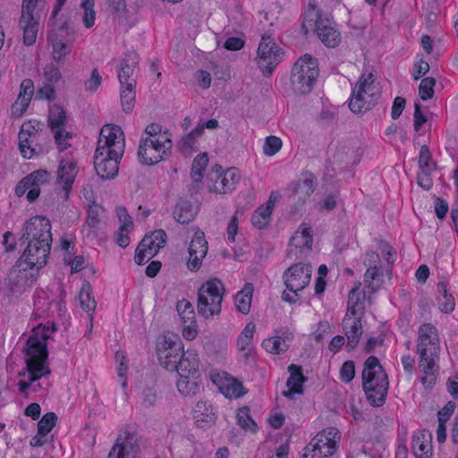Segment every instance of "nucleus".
Listing matches in <instances>:
<instances>
[{"label":"nucleus","instance_id":"obj_52","mask_svg":"<svg viewBox=\"0 0 458 458\" xmlns=\"http://www.w3.org/2000/svg\"><path fill=\"white\" fill-rule=\"evenodd\" d=\"M436 80L433 77H427L421 80L419 86V95L424 101L428 100L434 96V86Z\"/></svg>","mask_w":458,"mask_h":458},{"label":"nucleus","instance_id":"obj_25","mask_svg":"<svg viewBox=\"0 0 458 458\" xmlns=\"http://www.w3.org/2000/svg\"><path fill=\"white\" fill-rule=\"evenodd\" d=\"M163 248L160 244L156 242L154 237L145 235V237L139 243L134 256V261L137 265H142L155 257L159 250Z\"/></svg>","mask_w":458,"mask_h":458},{"label":"nucleus","instance_id":"obj_44","mask_svg":"<svg viewBox=\"0 0 458 458\" xmlns=\"http://www.w3.org/2000/svg\"><path fill=\"white\" fill-rule=\"evenodd\" d=\"M208 164V157L207 153L198 155L192 162L191 175L193 182L197 183V187H199V183L201 182L203 179V173Z\"/></svg>","mask_w":458,"mask_h":458},{"label":"nucleus","instance_id":"obj_30","mask_svg":"<svg viewBox=\"0 0 458 458\" xmlns=\"http://www.w3.org/2000/svg\"><path fill=\"white\" fill-rule=\"evenodd\" d=\"M193 417L199 428H207L215 424L216 416L212 405L206 401H199L193 410Z\"/></svg>","mask_w":458,"mask_h":458},{"label":"nucleus","instance_id":"obj_21","mask_svg":"<svg viewBox=\"0 0 458 458\" xmlns=\"http://www.w3.org/2000/svg\"><path fill=\"white\" fill-rule=\"evenodd\" d=\"M65 122L66 113L60 106H53L49 108L48 124L60 150H65L71 146L70 143L63 142V126Z\"/></svg>","mask_w":458,"mask_h":458},{"label":"nucleus","instance_id":"obj_58","mask_svg":"<svg viewBox=\"0 0 458 458\" xmlns=\"http://www.w3.org/2000/svg\"><path fill=\"white\" fill-rule=\"evenodd\" d=\"M116 215L121 223V231H126L129 233L133 228V222L131 216L128 213L127 209L123 207L116 208Z\"/></svg>","mask_w":458,"mask_h":458},{"label":"nucleus","instance_id":"obj_64","mask_svg":"<svg viewBox=\"0 0 458 458\" xmlns=\"http://www.w3.org/2000/svg\"><path fill=\"white\" fill-rule=\"evenodd\" d=\"M56 330V327L53 322H47L42 329L39 327L37 329L35 334L30 337H38L39 341H42L47 346V340L49 338V332H55Z\"/></svg>","mask_w":458,"mask_h":458},{"label":"nucleus","instance_id":"obj_4","mask_svg":"<svg viewBox=\"0 0 458 458\" xmlns=\"http://www.w3.org/2000/svg\"><path fill=\"white\" fill-rule=\"evenodd\" d=\"M376 76L372 72H365L352 89L349 108L354 114L369 110L374 106L379 98L380 90L375 84Z\"/></svg>","mask_w":458,"mask_h":458},{"label":"nucleus","instance_id":"obj_53","mask_svg":"<svg viewBox=\"0 0 458 458\" xmlns=\"http://www.w3.org/2000/svg\"><path fill=\"white\" fill-rule=\"evenodd\" d=\"M316 440H318L320 443L325 444V442H328L329 445H333L334 441V448L336 449L337 447V442L340 440V435L338 430L335 428H327L324 429L322 432L318 433L315 437Z\"/></svg>","mask_w":458,"mask_h":458},{"label":"nucleus","instance_id":"obj_49","mask_svg":"<svg viewBox=\"0 0 458 458\" xmlns=\"http://www.w3.org/2000/svg\"><path fill=\"white\" fill-rule=\"evenodd\" d=\"M238 424L245 430L249 429L251 432L258 430L257 423L252 420L250 415V408L247 406L242 407L237 412Z\"/></svg>","mask_w":458,"mask_h":458},{"label":"nucleus","instance_id":"obj_45","mask_svg":"<svg viewBox=\"0 0 458 458\" xmlns=\"http://www.w3.org/2000/svg\"><path fill=\"white\" fill-rule=\"evenodd\" d=\"M52 47L51 56L57 64H64L72 52V46L62 42H48Z\"/></svg>","mask_w":458,"mask_h":458},{"label":"nucleus","instance_id":"obj_9","mask_svg":"<svg viewBox=\"0 0 458 458\" xmlns=\"http://www.w3.org/2000/svg\"><path fill=\"white\" fill-rule=\"evenodd\" d=\"M142 444V437L126 427L120 431L108 458H138Z\"/></svg>","mask_w":458,"mask_h":458},{"label":"nucleus","instance_id":"obj_26","mask_svg":"<svg viewBox=\"0 0 458 458\" xmlns=\"http://www.w3.org/2000/svg\"><path fill=\"white\" fill-rule=\"evenodd\" d=\"M34 93V83L30 79H25L21 83L19 96L13 105V114L21 116L27 110Z\"/></svg>","mask_w":458,"mask_h":458},{"label":"nucleus","instance_id":"obj_33","mask_svg":"<svg viewBox=\"0 0 458 458\" xmlns=\"http://www.w3.org/2000/svg\"><path fill=\"white\" fill-rule=\"evenodd\" d=\"M333 445H328V442L325 444L318 442L314 437L310 443L303 449L302 458H330L336 451Z\"/></svg>","mask_w":458,"mask_h":458},{"label":"nucleus","instance_id":"obj_43","mask_svg":"<svg viewBox=\"0 0 458 458\" xmlns=\"http://www.w3.org/2000/svg\"><path fill=\"white\" fill-rule=\"evenodd\" d=\"M35 137L30 136L25 129H21L19 132V148L23 157L30 158L37 154V149L33 146Z\"/></svg>","mask_w":458,"mask_h":458},{"label":"nucleus","instance_id":"obj_48","mask_svg":"<svg viewBox=\"0 0 458 458\" xmlns=\"http://www.w3.org/2000/svg\"><path fill=\"white\" fill-rule=\"evenodd\" d=\"M176 310L183 324L195 321L194 308L188 300L179 301L176 304Z\"/></svg>","mask_w":458,"mask_h":458},{"label":"nucleus","instance_id":"obj_29","mask_svg":"<svg viewBox=\"0 0 458 458\" xmlns=\"http://www.w3.org/2000/svg\"><path fill=\"white\" fill-rule=\"evenodd\" d=\"M75 39V30L68 21H64L60 25L54 26L47 33L48 42H62L72 45Z\"/></svg>","mask_w":458,"mask_h":458},{"label":"nucleus","instance_id":"obj_20","mask_svg":"<svg viewBox=\"0 0 458 458\" xmlns=\"http://www.w3.org/2000/svg\"><path fill=\"white\" fill-rule=\"evenodd\" d=\"M213 172L216 173V179L212 190L218 193L231 192L240 180L239 171L235 167H231L222 173V167L216 165L213 167Z\"/></svg>","mask_w":458,"mask_h":458},{"label":"nucleus","instance_id":"obj_51","mask_svg":"<svg viewBox=\"0 0 458 458\" xmlns=\"http://www.w3.org/2000/svg\"><path fill=\"white\" fill-rule=\"evenodd\" d=\"M57 421V416L55 412H47L38 422V431L40 435H47Z\"/></svg>","mask_w":458,"mask_h":458},{"label":"nucleus","instance_id":"obj_6","mask_svg":"<svg viewBox=\"0 0 458 458\" xmlns=\"http://www.w3.org/2000/svg\"><path fill=\"white\" fill-rule=\"evenodd\" d=\"M225 290L217 278L207 281L198 291L197 309L204 318H210L221 312V303Z\"/></svg>","mask_w":458,"mask_h":458},{"label":"nucleus","instance_id":"obj_36","mask_svg":"<svg viewBox=\"0 0 458 458\" xmlns=\"http://www.w3.org/2000/svg\"><path fill=\"white\" fill-rule=\"evenodd\" d=\"M198 213V209L187 199H180L174 210V219L182 224L187 225L192 221Z\"/></svg>","mask_w":458,"mask_h":458},{"label":"nucleus","instance_id":"obj_50","mask_svg":"<svg viewBox=\"0 0 458 458\" xmlns=\"http://www.w3.org/2000/svg\"><path fill=\"white\" fill-rule=\"evenodd\" d=\"M134 89L135 87H128L127 85L122 87L121 104L125 113H131L134 107L136 96Z\"/></svg>","mask_w":458,"mask_h":458},{"label":"nucleus","instance_id":"obj_35","mask_svg":"<svg viewBox=\"0 0 458 458\" xmlns=\"http://www.w3.org/2000/svg\"><path fill=\"white\" fill-rule=\"evenodd\" d=\"M176 386L178 391L184 396H193L203 387L199 377H193L188 375H179Z\"/></svg>","mask_w":458,"mask_h":458},{"label":"nucleus","instance_id":"obj_60","mask_svg":"<svg viewBox=\"0 0 458 458\" xmlns=\"http://www.w3.org/2000/svg\"><path fill=\"white\" fill-rule=\"evenodd\" d=\"M426 437V434L422 433L420 436L412 438L411 448L414 454L430 452V445L428 444Z\"/></svg>","mask_w":458,"mask_h":458},{"label":"nucleus","instance_id":"obj_59","mask_svg":"<svg viewBox=\"0 0 458 458\" xmlns=\"http://www.w3.org/2000/svg\"><path fill=\"white\" fill-rule=\"evenodd\" d=\"M355 376V365L352 360L344 362L340 369V379L342 382L348 384Z\"/></svg>","mask_w":458,"mask_h":458},{"label":"nucleus","instance_id":"obj_57","mask_svg":"<svg viewBox=\"0 0 458 458\" xmlns=\"http://www.w3.org/2000/svg\"><path fill=\"white\" fill-rule=\"evenodd\" d=\"M282 148V140L280 138L270 135L265 140L263 152L266 156L271 157L276 154Z\"/></svg>","mask_w":458,"mask_h":458},{"label":"nucleus","instance_id":"obj_32","mask_svg":"<svg viewBox=\"0 0 458 458\" xmlns=\"http://www.w3.org/2000/svg\"><path fill=\"white\" fill-rule=\"evenodd\" d=\"M290 377L287 379L288 390L284 391L283 394L292 398L294 394H301L303 392L302 384L306 381V377L302 374L301 366L291 364L288 367Z\"/></svg>","mask_w":458,"mask_h":458},{"label":"nucleus","instance_id":"obj_28","mask_svg":"<svg viewBox=\"0 0 458 458\" xmlns=\"http://www.w3.org/2000/svg\"><path fill=\"white\" fill-rule=\"evenodd\" d=\"M342 327L347 337L346 347L348 351L353 350L358 345L362 335L361 319L344 318Z\"/></svg>","mask_w":458,"mask_h":458},{"label":"nucleus","instance_id":"obj_27","mask_svg":"<svg viewBox=\"0 0 458 458\" xmlns=\"http://www.w3.org/2000/svg\"><path fill=\"white\" fill-rule=\"evenodd\" d=\"M199 360L195 352H183L179 360H177L176 369L178 375H188L193 377H200L199 369Z\"/></svg>","mask_w":458,"mask_h":458},{"label":"nucleus","instance_id":"obj_10","mask_svg":"<svg viewBox=\"0 0 458 458\" xmlns=\"http://www.w3.org/2000/svg\"><path fill=\"white\" fill-rule=\"evenodd\" d=\"M38 0H22L19 27L23 31V43L32 46L37 39L39 17L35 13Z\"/></svg>","mask_w":458,"mask_h":458},{"label":"nucleus","instance_id":"obj_56","mask_svg":"<svg viewBox=\"0 0 458 458\" xmlns=\"http://www.w3.org/2000/svg\"><path fill=\"white\" fill-rule=\"evenodd\" d=\"M104 208L99 205L90 206L88 209V215L85 221V226L89 228H96L100 223V214Z\"/></svg>","mask_w":458,"mask_h":458},{"label":"nucleus","instance_id":"obj_16","mask_svg":"<svg viewBox=\"0 0 458 458\" xmlns=\"http://www.w3.org/2000/svg\"><path fill=\"white\" fill-rule=\"evenodd\" d=\"M27 247L20 259H23L26 267L37 271L47 264L50 253L51 242H26Z\"/></svg>","mask_w":458,"mask_h":458},{"label":"nucleus","instance_id":"obj_63","mask_svg":"<svg viewBox=\"0 0 458 458\" xmlns=\"http://www.w3.org/2000/svg\"><path fill=\"white\" fill-rule=\"evenodd\" d=\"M363 264L367 267H380L382 262L378 253L373 250H367L363 257Z\"/></svg>","mask_w":458,"mask_h":458},{"label":"nucleus","instance_id":"obj_3","mask_svg":"<svg viewBox=\"0 0 458 458\" xmlns=\"http://www.w3.org/2000/svg\"><path fill=\"white\" fill-rule=\"evenodd\" d=\"M26 355V369L30 374L29 381H20L18 384L20 392L28 397V389L31 384L40 379L44 376L50 374L47 366L48 352L45 344L39 341L38 337H29L24 347Z\"/></svg>","mask_w":458,"mask_h":458},{"label":"nucleus","instance_id":"obj_19","mask_svg":"<svg viewBox=\"0 0 458 458\" xmlns=\"http://www.w3.org/2000/svg\"><path fill=\"white\" fill-rule=\"evenodd\" d=\"M207 252L208 242L205 239L204 233L197 232L189 246L188 268L191 271H198L202 265V259L206 257Z\"/></svg>","mask_w":458,"mask_h":458},{"label":"nucleus","instance_id":"obj_39","mask_svg":"<svg viewBox=\"0 0 458 458\" xmlns=\"http://www.w3.org/2000/svg\"><path fill=\"white\" fill-rule=\"evenodd\" d=\"M31 178L32 177L29 175L23 177L15 187V194L18 197L23 196L28 191L27 199L30 203L34 202L40 194V188L36 187L35 184L31 182Z\"/></svg>","mask_w":458,"mask_h":458},{"label":"nucleus","instance_id":"obj_23","mask_svg":"<svg viewBox=\"0 0 458 458\" xmlns=\"http://www.w3.org/2000/svg\"><path fill=\"white\" fill-rule=\"evenodd\" d=\"M311 232L310 226L301 224L300 229L291 238L290 246L299 250L300 254H296L297 258L305 257L310 252L313 243Z\"/></svg>","mask_w":458,"mask_h":458},{"label":"nucleus","instance_id":"obj_18","mask_svg":"<svg viewBox=\"0 0 458 458\" xmlns=\"http://www.w3.org/2000/svg\"><path fill=\"white\" fill-rule=\"evenodd\" d=\"M123 157L109 152L95 151L94 168L102 180H112L119 172V164Z\"/></svg>","mask_w":458,"mask_h":458},{"label":"nucleus","instance_id":"obj_15","mask_svg":"<svg viewBox=\"0 0 458 458\" xmlns=\"http://www.w3.org/2000/svg\"><path fill=\"white\" fill-rule=\"evenodd\" d=\"M183 352L182 341L180 339L173 340L171 337H165L164 341L158 344L157 349L161 366L171 371L176 369L177 360H180Z\"/></svg>","mask_w":458,"mask_h":458},{"label":"nucleus","instance_id":"obj_8","mask_svg":"<svg viewBox=\"0 0 458 458\" xmlns=\"http://www.w3.org/2000/svg\"><path fill=\"white\" fill-rule=\"evenodd\" d=\"M284 56L281 47L269 35H263L259 42L256 62L265 76H270Z\"/></svg>","mask_w":458,"mask_h":458},{"label":"nucleus","instance_id":"obj_17","mask_svg":"<svg viewBox=\"0 0 458 458\" xmlns=\"http://www.w3.org/2000/svg\"><path fill=\"white\" fill-rule=\"evenodd\" d=\"M303 178L289 185V198L295 205H303L317 187V177L311 172L302 174Z\"/></svg>","mask_w":458,"mask_h":458},{"label":"nucleus","instance_id":"obj_61","mask_svg":"<svg viewBox=\"0 0 458 458\" xmlns=\"http://www.w3.org/2000/svg\"><path fill=\"white\" fill-rule=\"evenodd\" d=\"M44 76L47 83L55 84L61 79V72L57 65L50 63L44 68Z\"/></svg>","mask_w":458,"mask_h":458},{"label":"nucleus","instance_id":"obj_24","mask_svg":"<svg viewBox=\"0 0 458 458\" xmlns=\"http://www.w3.org/2000/svg\"><path fill=\"white\" fill-rule=\"evenodd\" d=\"M78 174V167L75 161L61 160L57 170V182L63 183L64 199L69 198L74 179Z\"/></svg>","mask_w":458,"mask_h":458},{"label":"nucleus","instance_id":"obj_55","mask_svg":"<svg viewBox=\"0 0 458 458\" xmlns=\"http://www.w3.org/2000/svg\"><path fill=\"white\" fill-rule=\"evenodd\" d=\"M115 360L118 363V377L121 381V386L123 389L127 386V378H126V372H127V360L126 356L123 352L118 351L115 353Z\"/></svg>","mask_w":458,"mask_h":458},{"label":"nucleus","instance_id":"obj_7","mask_svg":"<svg viewBox=\"0 0 458 458\" xmlns=\"http://www.w3.org/2000/svg\"><path fill=\"white\" fill-rule=\"evenodd\" d=\"M172 146L171 138H141L138 148L139 160L142 165H154L170 153Z\"/></svg>","mask_w":458,"mask_h":458},{"label":"nucleus","instance_id":"obj_46","mask_svg":"<svg viewBox=\"0 0 458 458\" xmlns=\"http://www.w3.org/2000/svg\"><path fill=\"white\" fill-rule=\"evenodd\" d=\"M383 276L382 267H367L364 274V284L368 289L369 293H374L379 288V284H375V281L379 280Z\"/></svg>","mask_w":458,"mask_h":458},{"label":"nucleus","instance_id":"obj_37","mask_svg":"<svg viewBox=\"0 0 458 458\" xmlns=\"http://www.w3.org/2000/svg\"><path fill=\"white\" fill-rule=\"evenodd\" d=\"M273 209V199L267 201L266 205L259 206L251 216V224L258 229L265 228L271 220Z\"/></svg>","mask_w":458,"mask_h":458},{"label":"nucleus","instance_id":"obj_42","mask_svg":"<svg viewBox=\"0 0 458 458\" xmlns=\"http://www.w3.org/2000/svg\"><path fill=\"white\" fill-rule=\"evenodd\" d=\"M91 293H92V288H91L90 284L89 282H85L82 284L81 289L80 291L79 300H80L81 308L86 312L89 313L90 320H92V318H93L92 312L95 310L96 306H97V302H96L95 299L92 297Z\"/></svg>","mask_w":458,"mask_h":458},{"label":"nucleus","instance_id":"obj_12","mask_svg":"<svg viewBox=\"0 0 458 458\" xmlns=\"http://www.w3.org/2000/svg\"><path fill=\"white\" fill-rule=\"evenodd\" d=\"M35 280L34 273L26 267L22 259H19L8 274L6 286L10 294L19 295L32 286Z\"/></svg>","mask_w":458,"mask_h":458},{"label":"nucleus","instance_id":"obj_38","mask_svg":"<svg viewBox=\"0 0 458 458\" xmlns=\"http://www.w3.org/2000/svg\"><path fill=\"white\" fill-rule=\"evenodd\" d=\"M253 291V284L246 283L242 291L235 295V306L241 313L248 314L250 312Z\"/></svg>","mask_w":458,"mask_h":458},{"label":"nucleus","instance_id":"obj_62","mask_svg":"<svg viewBox=\"0 0 458 458\" xmlns=\"http://www.w3.org/2000/svg\"><path fill=\"white\" fill-rule=\"evenodd\" d=\"M145 133L148 135V138L158 139L161 136L164 138H171L168 130L162 131V126L158 123H150L145 128Z\"/></svg>","mask_w":458,"mask_h":458},{"label":"nucleus","instance_id":"obj_34","mask_svg":"<svg viewBox=\"0 0 458 458\" xmlns=\"http://www.w3.org/2000/svg\"><path fill=\"white\" fill-rule=\"evenodd\" d=\"M328 17L323 15L314 4L310 3L308 10L304 13L301 30L307 35L310 30H316L320 21L327 20Z\"/></svg>","mask_w":458,"mask_h":458},{"label":"nucleus","instance_id":"obj_31","mask_svg":"<svg viewBox=\"0 0 458 458\" xmlns=\"http://www.w3.org/2000/svg\"><path fill=\"white\" fill-rule=\"evenodd\" d=\"M315 30L319 39L328 47H335L341 41L340 33L333 27L329 18L321 21Z\"/></svg>","mask_w":458,"mask_h":458},{"label":"nucleus","instance_id":"obj_11","mask_svg":"<svg viewBox=\"0 0 458 458\" xmlns=\"http://www.w3.org/2000/svg\"><path fill=\"white\" fill-rule=\"evenodd\" d=\"M125 147L123 131L117 125L106 124L102 127L96 151L109 152L123 157Z\"/></svg>","mask_w":458,"mask_h":458},{"label":"nucleus","instance_id":"obj_13","mask_svg":"<svg viewBox=\"0 0 458 458\" xmlns=\"http://www.w3.org/2000/svg\"><path fill=\"white\" fill-rule=\"evenodd\" d=\"M22 243L26 242H36L39 243L52 242L51 224L45 216H36L28 220L23 228L21 237Z\"/></svg>","mask_w":458,"mask_h":458},{"label":"nucleus","instance_id":"obj_14","mask_svg":"<svg viewBox=\"0 0 458 458\" xmlns=\"http://www.w3.org/2000/svg\"><path fill=\"white\" fill-rule=\"evenodd\" d=\"M311 274L312 268L310 264L296 263L284 271L283 275L284 283L286 288L297 296L299 291L309 285Z\"/></svg>","mask_w":458,"mask_h":458},{"label":"nucleus","instance_id":"obj_54","mask_svg":"<svg viewBox=\"0 0 458 458\" xmlns=\"http://www.w3.org/2000/svg\"><path fill=\"white\" fill-rule=\"evenodd\" d=\"M255 325L248 323L237 339V346L240 351H244L250 344L255 332Z\"/></svg>","mask_w":458,"mask_h":458},{"label":"nucleus","instance_id":"obj_41","mask_svg":"<svg viewBox=\"0 0 458 458\" xmlns=\"http://www.w3.org/2000/svg\"><path fill=\"white\" fill-rule=\"evenodd\" d=\"M289 338L288 336L276 335L262 342V347L268 352L274 354H280L288 350Z\"/></svg>","mask_w":458,"mask_h":458},{"label":"nucleus","instance_id":"obj_22","mask_svg":"<svg viewBox=\"0 0 458 458\" xmlns=\"http://www.w3.org/2000/svg\"><path fill=\"white\" fill-rule=\"evenodd\" d=\"M138 54L129 52L121 61V67L118 73V79L121 86H136L135 68L138 66Z\"/></svg>","mask_w":458,"mask_h":458},{"label":"nucleus","instance_id":"obj_5","mask_svg":"<svg viewBox=\"0 0 458 458\" xmlns=\"http://www.w3.org/2000/svg\"><path fill=\"white\" fill-rule=\"evenodd\" d=\"M319 73L317 59L310 55H304L294 64L291 75V87L295 93H310Z\"/></svg>","mask_w":458,"mask_h":458},{"label":"nucleus","instance_id":"obj_1","mask_svg":"<svg viewBox=\"0 0 458 458\" xmlns=\"http://www.w3.org/2000/svg\"><path fill=\"white\" fill-rule=\"evenodd\" d=\"M440 340L437 327L430 323L420 326L417 339L419 369L424 374L420 378L426 388H432L439 372Z\"/></svg>","mask_w":458,"mask_h":458},{"label":"nucleus","instance_id":"obj_47","mask_svg":"<svg viewBox=\"0 0 458 458\" xmlns=\"http://www.w3.org/2000/svg\"><path fill=\"white\" fill-rule=\"evenodd\" d=\"M437 290L443 295L444 301L440 303L441 312L448 314L453 312L455 307L454 298L447 291V285L444 281L437 284Z\"/></svg>","mask_w":458,"mask_h":458},{"label":"nucleus","instance_id":"obj_2","mask_svg":"<svg viewBox=\"0 0 458 458\" xmlns=\"http://www.w3.org/2000/svg\"><path fill=\"white\" fill-rule=\"evenodd\" d=\"M362 389L368 402L375 407L382 406L388 392V377L376 356H369L363 364Z\"/></svg>","mask_w":458,"mask_h":458},{"label":"nucleus","instance_id":"obj_40","mask_svg":"<svg viewBox=\"0 0 458 458\" xmlns=\"http://www.w3.org/2000/svg\"><path fill=\"white\" fill-rule=\"evenodd\" d=\"M203 127H196L183 137L178 143L179 151L188 157L195 151L196 140L202 136Z\"/></svg>","mask_w":458,"mask_h":458}]
</instances>
